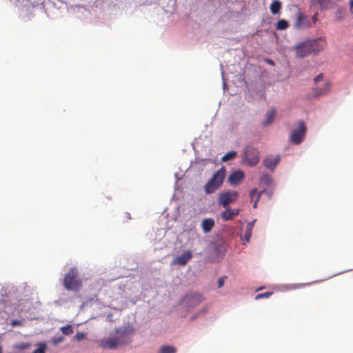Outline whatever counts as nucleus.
Masks as SVG:
<instances>
[{"label": "nucleus", "instance_id": "35", "mask_svg": "<svg viewBox=\"0 0 353 353\" xmlns=\"http://www.w3.org/2000/svg\"><path fill=\"white\" fill-rule=\"evenodd\" d=\"M75 338H76L77 340L81 341V340H82L84 338V334L83 333L78 332L75 335Z\"/></svg>", "mask_w": 353, "mask_h": 353}, {"label": "nucleus", "instance_id": "33", "mask_svg": "<svg viewBox=\"0 0 353 353\" xmlns=\"http://www.w3.org/2000/svg\"><path fill=\"white\" fill-rule=\"evenodd\" d=\"M305 285L306 284H303V283L293 284V285H292V287L290 288V289L300 288L305 286Z\"/></svg>", "mask_w": 353, "mask_h": 353}, {"label": "nucleus", "instance_id": "30", "mask_svg": "<svg viewBox=\"0 0 353 353\" xmlns=\"http://www.w3.org/2000/svg\"><path fill=\"white\" fill-rule=\"evenodd\" d=\"M46 345H41L38 348H37L33 353H45Z\"/></svg>", "mask_w": 353, "mask_h": 353}, {"label": "nucleus", "instance_id": "29", "mask_svg": "<svg viewBox=\"0 0 353 353\" xmlns=\"http://www.w3.org/2000/svg\"><path fill=\"white\" fill-rule=\"evenodd\" d=\"M262 181L265 183L267 185H270L272 182V179L268 176V175H265V176H263V178H262Z\"/></svg>", "mask_w": 353, "mask_h": 353}, {"label": "nucleus", "instance_id": "3", "mask_svg": "<svg viewBox=\"0 0 353 353\" xmlns=\"http://www.w3.org/2000/svg\"><path fill=\"white\" fill-rule=\"evenodd\" d=\"M307 128L305 123L303 121H299L298 122L297 128L292 130L289 137L290 142L299 145L305 139Z\"/></svg>", "mask_w": 353, "mask_h": 353}, {"label": "nucleus", "instance_id": "13", "mask_svg": "<svg viewBox=\"0 0 353 353\" xmlns=\"http://www.w3.org/2000/svg\"><path fill=\"white\" fill-rule=\"evenodd\" d=\"M239 214V209H231L230 208H226V210L221 212V216L225 221L233 220L234 218Z\"/></svg>", "mask_w": 353, "mask_h": 353}, {"label": "nucleus", "instance_id": "8", "mask_svg": "<svg viewBox=\"0 0 353 353\" xmlns=\"http://www.w3.org/2000/svg\"><path fill=\"white\" fill-rule=\"evenodd\" d=\"M311 26V23L308 17L302 12L299 11L296 14V19L294 27L297 29H306Z\"/></svg>", "mask_w": 353, "mask_h": 353}, {"label": "nucleus", "instance_id": "17", "mask_svg": "<svg viewBox=\"0 0 353 353\" xmlns=\"http://www.w3.org/2000/svg\"><path fill=\"white\" fill-rule=\"evenodd\" d=\"M276 115V110L274 108H272L268 111L265 114V119L262 123L264 127H267L272 124L274 121V119L275 118Z\"/></svg>", "mask_w": 353, "mask_h": 353}, {"label": "nucleus", "instance_id": "38", "mask_svg": "<svg viewBox=\"0 0 353 353\" xmlns=\"http://www.w3.org/2000/svg\"><path fill=\"white\" fill-rule=\"evenodd\" d=\"M268 63H271V64H274L273 61H272V60H270H270H268Z\"/></svg>", "mask_w": 353, "mask_h": 353}, {"label": "nucleus", "instance_id": "10", "mask_svg": "<svg viewBox=\"0 0 353 353\" xmlns=\"http://www.w3.org/2000/svg\"><path fill=\"white\" fill-rule=\"evenodd\" d=\"M308 46L307 41L297 44L294 48L296 56L299 58H303L309 55L311 52Z\"/></svg>", "mask_w": 353, "mask_h": 353}, {"label": "nucleus", "instance_id": "31", "mask_svg": "<svg viewBox=\"0 0 353 353\" xmlns=\"http://www.w3.org/2000/svg\"><path fill=\"white\" fill-rule=\"evenodd\" d=\"M10 324H11L13 327H16V326H21V325H22V321H19V320H17V319H14V320H12V321H11Z\"/></svg>", "mask_w": 353, "mask_h": 353}, {"label": "nucleus", "instance_id": "40", "mask_svg": "<svg viewBox=\"0 0 353 353\" xmlns=\"http://www.w3.org/2000/svg\"><path fill=\"white\" fill-rule=\"evenodd\" d=\"M316 17L314 16V17H313V20H314V21H315V20H316Z\"/></svg>", "mask_w": 353, "mask_h": 353}, {"label": "nucleus", "instance_id": "2", "mask_svg": "<svg viewBox=\"0 0 353 353\" xmlns=\"http://www.w3.org/2000/svg\"><path fill=\"white\" fill-rule=\"evenodd\" d=\"M82 285L79 272L75 268L70 269L63 279V285L68 290H77Z\"/></svg>", "mask_w": 353, "mask_h": 353}, {"label": "nucleus", "instance_id": "19", "mask_svg": "<svg viewBox=\"0 0 353 353\" xmlns=\"http://www.w3.org/2000/svg\"><path fill=\"white\" fill-rule=\"evenodd\" d=\"M281 8V3L279 0H274L270 5V11L273 14L279 12Z\"/></svg>", "mask_w": 353, "mask_h": 353}, {"label": "nucleus", "instance_id": "18", "mask_svg": "<svg viewBox=\"0 0 353 353\" xmlns=\"http://www.w3.org/2000/svg\"><path fill=\"white\" fill-rule=\"evenodd\" d=\"M262 192H258L256 188L252 189L250 192V196L251 201H253L254 199V195H256V199L255 201H254V205H253V207L254 208H257V202L260 199Z\"/></svg>", "mask_w": 353, "mask_h": 353}, {"label": "nucleus", "instance_id": "25", "mask_svg": "<svg viewBox=\"0 0 353 353\" xmlns=\"http://www.w3.org/2000/svg\"><path fill=\"white\" fill-rule=\"evenodd\" d=\"M117 336L115 337H119V339L121 340H125V339H128V343L130 342V338L128 336V334L124 332V331H122V332H120V331H117Z\"/></svg>", "mask_w": 353, "mask_h": 353}, {"label": "nucleus", "instance_id": "20", "mask_svg": "<svg viewBox=\"0 0 353 353\" xmlns=\"http://www.w3.org/2000/svg\"><path fill=\"white\" fill-rule=\"evenodd\" d=\"M176 349L174 346L164 345L162 346L159 353H176Z\"/></svg>", "mask_w": 353, "mask_h": 353}, {"label": "nucleus", "instance_id": "14", "mask_svg": "<svg viewBox=\"0 0 353 353\" xmlns=\"http://www.w3.org/2000/svg\"><path fill=\"white\" fill-rule=\"evenodd\" d=\"M280 161L279 156L268 157L263 160V165L270 170H274Z\"/></svg>", "mask_w": 353, "mask_h": 353}, {"label": "nucleus", "instance_id": "7", "mask_svg": "<svg viewBox=\"0 0 353 353\" xmlns=\"http://www.w3.org/2000/svg\"><path fill=\"white\" fill-rule=\"evenodd\" d=\"M203 297L197 293H188L183 299V302L188 307H194L199 305L203 301Z\"/></svg>", "mask_w": 353, "mask_h": 353}, {"label": "nucleus", "instance_id": "11", "mask_svg": "<svg viewBox=\"0 0 353 353\" xmlns=\"http://www.w3.org/2000/svg\"><path fill=\"white\" fill-rule=\"evenodd\" d=\"M192 254L190 251H185L181 255L176 256L173 261V265H185L192 259Z\"/></svg>", "mask_w": 353, "mask_h": 353}, {"label": "nucleus", "instance_id": "39", "mask_svg": "<svg viewBox=\"0 0 353 353\" xmlns=\"http://www.w3.org/2000/svg\"><path fill=\"white\" fill-rule=\"evenodd\" d=\"M350 4H351V7H352V8H353V0H351V3H350Z\"/></svg>", "mask_w": 353, "mask_h": 353}, {"label": "nucleus", "instance_id": "36", "mask_svg": "<svg viewBox=\"0 0 353 353\" xmlns=\"http://www.w3.org/2000/svg\"><path fill=\"white\" fill-rule=\"evenodd\" d=\"M322 79H323V74H319L318 76H316V77L314 78V82H315L316 83H319V81H321L322 80Z\"/></svg>", "mask_w": 353, "mask_h": 353}, {"label": "nucleus", "instance_id": "9", "mask_svg": "<svg viewBox=\"0 0 353 353\" xmlns=\"http://www.w3.org/2000/svg\"><path fill=\"white\" fill-rule=\"evenodd\" d=\"M128 343V339L121 340L119 337H111L103 341L102 346L104 348L114 349L120 345H125Z\"/></svg>", "mask_w": 353, "mask_h": 353}, {"label": "nucleus", "instance_id": "42", "mask_svg": "<svg viewBox=\"0 0 353 353\" xmlns=\"http://www.w3.org/2000/svg\"><path fill=\"white\" fill-rule=\"evenodd\" d=\"M0 353H2V349L1 347H0Z\"/></svg>", "mask_w": 353, "mask_h": 353}, {"label": "nucleus", "instance_id": "4", "mask_svg": "<svg viewBox=\"0 0 353 353\" xmlns=\"http://www.w3.org/2000/svg\"><path fill=\"white\" fill-rule=\"evenodd\" d=\"M243 159L248 165L254 166L259 162V152L256 148L248 146L244 150Z\"/></svg>", "mask_w": 353, "mask_h": 353}, {"label": "nucleus", "instance_id": "15", "mask_svg": "<svg viewBox=\"0 0 353 353\" xmlns=\"http://www.w3.org/2000/svg\"><path fill=\"white\" fill-rule=\"evenodd\" d=\"M215 225L214 220L212 218L204 219L201 224L202 230L204 233L207 234L212 231Z\"/></svg>", "mask_w": 353, "mask_h": 353}, {"label": "nucleus", "instance_id": "24", "mask_svg": "<svg viewBox=\"0 0 353 353\" xmlns=\"http://www.w3.org/2000/svg\"><path fill=\"white\" fill-rule=\"evenodd\" d=\"M60 330L64 335H70L73 333L72 327L70 325H68L66 326L61 327Z\"/></svg>", "mask_w": 353, "mask_h": 353}, {"label": "nucleus", "instance_id": "21", "mask_svg": "<svg viewBox=\"0 0 353 353\" xmlns=\"http://www.w3.org/2000/svg\"><path fill=\"white\" fill-rule=\"evenodd\" d=\"M288 27H289V23L285 19H280V20H279L277 23H276V28L277 30H285Z\"/></svg>", "mask_w": 353, "mask_h": 353}, {"label": "nucleus", "instance_id": "34", "mask_svg": "<svg viewBox=\"0 0 353 353\" xmlns=\"http://www.w3.org/2000/svg\"><path fill=\"white\" fill-rule=\"evenodd\" d=\"M63 340H64V338L63 336H59V337L54 339V343L56 345L59 344V343L63 342Z\"/></svg>", "mask_w": 353, "mask_h": 353}, {"label": "nucleus", "instance_id": "23", "mask_svg": "<svg viewBox=\"0 0 353 353\" xmlns=\"http://www.w3.org/2000/svg\"><path fill=\"white\" fill-rule=\"evenodd\" d=\"M345 14V10L343 8H339L335 12V20L341 21Z\"/></svg>", "mask_w": 353, "mask_h": 353}, {"label": "nucleus", "instance_id": "27", "mask_svg": "<svg viewBox=\"0 0 353 353\" xmlns=\"http://www.w3.org/2000/svg\"><path fill=\"white\" fill-rule=\"evenodd\" d=\"M30 347V344L28 343H21L16 345V347L19 350H26Z\"/></svg>", "mask_w": 353, "mask_h": 353}, {"label": "nucleus", "instance_id": "28", "mask_svg": "<svg viewBox=\"0 0 353 353\" xmlns=\"http://www.w3.org/2000/svg\"><path fill=\"white\" fill-rule=\"evenodd\" d=\"M251 236H252V230L246 228L245 232L244 234V240L246 242H248L250 239Z\"/></svg>", "mask_w": 353, "mask_h": 353}, {"label": "nucleus", "instance_id": "6", "mask_svg": "<svg viewBox=\"0 0 353 353\" xmlns=\"http://www.w3.org/2000/svg\"><path fill=\"white\" fill-rule=\"evenodd\" d=\"M311 53L317 54L322 51L327 46L325 37H319L314 39L307 40Z\"/></svg>", "mask_w": 353, "mask_h": 353}, {"label": "nucleus", "instance_id": "41", "mask_svg": "<svg viewBox=\"0 0 353 353\" xmlns=\"http://www.w3.org/2000/svg\"><path fill=\"white\" fill-rule=\"evenodd\" d=\"M256 199V195H254V199L253 201H255Z\"/></svg>", "mask_w": 353, "mask_h": 353}, {"label": "nucleus", "instance_id": "1", "mask_svg": "<svg viewBox=\"0 0 353 353\" xmlns=\"http://www.w3.org/2000/svg\"><path fill=\"white\" fill-rule=\"evenodd\" d=\"M225 176V169L221 167L204 186L205 192L208 194H212L218 190L222 185Z\"/></svg>", "mask_w": 353, "mask_h": 353}, {"label": "nucleus", "instance_id": "26", "mask_svg": "<svg viewBox=\"0 0 353 353\" xmlns=\"http://www.w3.org/2000/svg\"><path fill=\"white\" fill-rule=\"evenodd\" d=\"M273 294L272 292H266L264 293L259 294L256 296V299H260L263 298H269Z\"/></svg>", "mask_w": 353, "mask_h": 353}, {"label": "nucleus", "instance_id": "22", "mask_svg": "<svg viewBox=\"0 0 353 353\" xmlns=\"http://www.w3.org/2000/svg\"><path fill=\"white\" fill-rule=\"evenodd\" d=\"M236 154H237V152L236 151L228 152V153H226L225 154H224L222 157L221 161L223 162H226V161L234 158L236 156Z\"/></svg>", "mask_w": 353, "mask_h": 353}, {"label": "nucleus", "instance_id": "16", "mask_svg": "<svg viewBox=\"0 0 353 353\" xmlns=\"http://www.w3.org/2000/svg\"><path fill=\"white\" fill-rule=\"evenodd\" d=\"M330 90V83L326 82L323 88L321 87H316L313 88L312 92L313 94L316 97H319L321 96H323L327 92H329Z\"/></svg>", "mask_w": 353, "mask_h": 353}, {"label": "nucleus", "instance_id": "12", "mask_svg": "<svg viewBox=\"0 0 353 353\" xmlns=\"http://www.w3.org/2000/svg\"><path fill=\"white\" fill-rule=\"evenodd\" d=\"M245 177L243 172L241 170H237L230 174L228 178V182L232 185H236L241 181Z\"/></svg>", "mask_w": 353, "mask_h": 353}, {"label": "nucleus", "instance_id": "32", "mask_svg": "<svg viewBox=\"0 0 353 353\" xmlns=\"http://www.w3.org/2000/svg\"><path fill=\"white\" fill-rule=\"evenodd\" d=\"M225 279H226V276H222L219 279V280H218V288H221L224 285Z\"/></svg>", "mask_w": 353, "mask_h": 353}, {"label": "nucleus", "instance_id": "37", "mask_svg": "<svg viewBox=\"0 0 353 353\" xmlns=\"http://www.w3.org/2000/svg\"><path fill=\"white\" fill-rule=\"evenodd\" d=\"M254 222H255V221H253L248 223V224L246 225V228L252 230V228H253L254 225Z\"/></svg>", "mask_w": 353, "mask_h": 353}, {"label": "nucleus", "instance_id": "5", "mask_svg": "<svg viewBox=\"0 0 353 353\" xmlns=\"http://www.w3.org/2000/svg\"><path fill=\"white\" fill-rule=\"evenodd\" d=\"M239 197V193L235 191L225 192L219 194L218 202L223 208H226L230 203H234Z\"/></svg>", "mask_w": 353, "mask_h": 353}]
</instances>
